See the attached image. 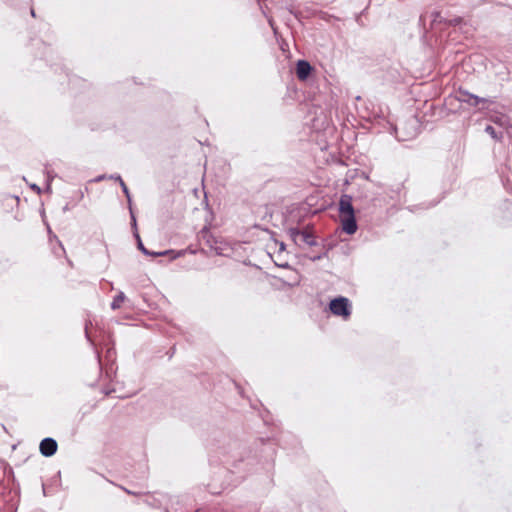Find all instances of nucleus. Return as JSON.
Segmentation results:
<instances>
[{
	"label": "nucleus",
	"mask_w": 512,
	"mask_h": 512,
	"mask_svg": "<svg viewBox=\"0 0 512 512\" xmlns=\"http://www.w3.org/2000/svg\"><path fill=\"white\" fill-rule=\"evenodd\" d=\"M338 211L342 230L349 235L354 234L358 226L352 205V197L350 195L343 194L340 197Z\"/></svg>",
	"instance_id": "nucleus-1"
},
{
	"label": "nucleus",
	"mask_w": 512,
	"mask_h": 512,
	"mask_svg": "<svg viewBox=\"0 0 512 512\" xmlns=\"http://www.w3.org/2000/svg\"><path fill=\"white\" fill-rule=\"evenodd\" d=\"M329 308L334 315L341 316L344 319L351 315V304L346 297L341 296L331 300Z\"/></svg>",
	"instance_id": "nucleus-2"
},
{
	"label": "nucleus",
	"mask_w": 512,
	"mask_h": 512,
	"mask_svg": "<svg viewBox=\"0 0 512 512\" xmlns=\"http://www.w3.org/2000/svg\"><path fill=\"white\" fill-rule=\"evenodd\" d=\"M289 236L294 241V243L298 246H302V245L314 246V245H316L315 237L308 230H299L297 228H291V229H289Z\"/></svg>",
	"instance_id": "nucleus-3"
},
{
	"label": "nucleus",
	"mask_w": 512,
	"mask_h": 512,
	"mask_svg": "<svg viewBox=\"0 0 512 512\" xmlns=\"http://www.w3.org/2000/svg\"><path fill=\"white\" fill-rule=\"evenodd\" d=\"M58 445L55 439L47 437L40 442V452L45 457L53 456L57 451Z\"/></svg>",
	"instance_id": "nucleus-4"
},
{
	"label": "nucleus",
	"mask_w": 512,
	"mask_h": 512,
	"mask_svg": "<svg viewBox=\"0 0 512 512\" xmlns=\"http://www.w3.org/2000/svg\"><path fill=\"white\" fill-rule=\"evenodd\" d=\"M312 71V66L306 60H299L296 64V75L299 80L304 81Z\"/></svg>",
	"instance_id": "nucleus-5"
},
{
	"label": "nucleus",
	"mask_w": 512,
	"mask_h": 512,
	"mask_svg": "<svg viewBox=\"0 0 512 512\" xmlns=\"http://www.w3.org/2000/svg\"><path fill=\"white\" fill-rule=\"evenodd\" d=\"M460 96H459V99L463 102H467L468 104L472 105V106H477L479 103L481 102H485L486 99L484 98H480L474 94H471L469 92H463V91H460L459 92Z\"/></svg>",
	"instance_id": "nucleus-6"
},
{
	"label": "nucleus",
	"mask_w": 512,
	"mask_h": 512,
	"mask_svg": "<svg viewBox=\"0 0 512 512\" xmlns=\"http://www.w3.org/2000/svg\"><path fill=\"white\" fill-rule=\"evenodd\" d=\"M137 239H138V248H139V249L142 251V253H144L145 255H149V256H162V255H166V254H168V253H169V251H163V252H150L149 250H147V249L144 247V245H143V243H142V241H141V239H140L139 235H137Z\"/></svg>",
	"instance_id": "nucleus-7"
},
{
	"label": "nucleus",
	"mask_w": 512,
	"mask_h": 512,
	"mask_svg": "<svg viewBox=\"0 0 512 512\" xmlns=\"http://www.w3.org/2000/svg\"><path fill=\"white\" fill-rule=\"evenodd\" d=\"M126 296L123 292H119L118 295H116L111 303V308L113 310H117L121 307L122 303L125 301Z\"/></svg>",
	"instance_id": "nucleus-8"
},
{
	"label": "nucleus",
	"mask_w": 512,
	"mask_h": 512,
	"mask_svg": "<svg viewBox=\"0 0 512 512\" xmlns=\"http://www.w3.org/2000/svg\"><path fill=\"white\" fill-rule=\"evenodd\" d=\"M117 181L119 182V184H120V186L122 188L123 193L127 197L128 203L130 204L131 203V197H130V192L128 190V187L126 186V184L122 180L121 176H117Z\"/></svg>",
	"instance_id": "nucleus-9"
},
{
	"label": "nucleus",
	"mask_w": 512,
	"mask_h": 512,
	"mask_svg": "<svg viewBox=\"0 0 512 512\" xmlns=\"http://www.w3.org/2000/svg\"><path fill=\"white\" fill-rule=\"evenodd\" d=\"M214 250L219 255H227L230 248L227 245H225V246L220 245V246H215Z\"/></svg>",
	"instance_id": "nucleus-10"
},
{
	"label": "nucleus",
	"mask_w": 512,
	"mask_h": 512,
	"mask_svg": "<svg viewBox=\"0 0 512 512\" xmlns=\"http://www.w3.org/2000/svg\"><path fill=\"white\" fill-rule=\"evenodd\" d=\"M485 132L487 134H489L494 139L498 138L497 135H496V132H495V128L493 126H491V125L486 126Z\"/></svg>",
	"instance_id": "nucleus-11"
},
{
	"label": "nucleus",
	"mask_w": 512,
	"mask_h": 512,
	"mask_svg": "<svg viewBox=\"0 0 512 512\" xmlns=\"http://www.w3.org/2000/svg\"><path fill=\"white\" fill-rule=\"evenodd\" d=\"M31 188H32L34 191H36L38 194H40L41 189H40V187H39V186H37L36 184H32V185H31Z\"/></svg>",
	"instance_id": "nucleus-12"
},
{
	"label": "nucleus",
	"mask_w": 512,
	"mask_h": 512,
	"mask_svg": "<svg viewBox=\"0 0 512 512\" xmlns=\"http://www.w3.org/2000/svg\"><path fill=\"white\" fill-rule=\"evenodd\" d=\"M53 237L57 240V242H58V244H59V247H60V248H61V250L64 252V247H63L62 243L57 239V237H56L55 235H54Z\"/></svg>",
	"instance_id": "nucleus-13"
},
{
	"label": "nucleus",
	"mask_w": 512,
	"mask_h": 512,
	"mask_svg": "<svg viewBox=\"0 0 512 512\" xmlns=\"http://www.w3.org/2000/svg\"><path fill=\"white\" fill-rule=\"evenodd\" d=\"M105 178H106V176H105V175H101V176H98V177L96 178V181H101V180H103V179H105Z\"/></svg>",
	"instance_id": "nucleus-14"
},
{
	"label": "nucleus",
	"mask_w": 512,
	"mask_h": 512,
	"mask_svg": "<svg viewBox=\"0 0 512 512\" xmlns=\"http://www.w3.org/2000/svg\"><path fill=\"white\" fill-rule=\"evenodd\" d=\"M117 176L118 175H111V176H109V179H113V180L117 181Z\"/></svg>",
	"instance_id": "nucleus-15"
},
{
	"label": "nucleus",
	"mask_w": 512,
	"mask_h": 512,
	"mask_svg": "<svg viewBox=\"0 0 512 512\" xmlns=\"http://www.w3.org/2000/svg\"><path fill=\"white\" fill-rule=\"evenodd\" d=\"M31 14H32V16H35V13H34L33 9L31 10Z\"/></svg>",
	"instance_id": "nucleus-16"
}]
</instances>
